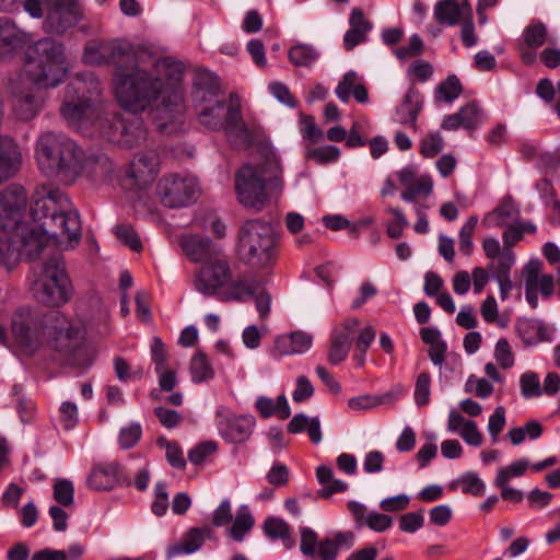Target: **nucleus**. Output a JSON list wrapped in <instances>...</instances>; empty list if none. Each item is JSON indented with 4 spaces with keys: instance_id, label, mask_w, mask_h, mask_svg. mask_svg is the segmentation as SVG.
Returning <instances> with one entry per match:
<instances>
[{
    "instance_id": "1",
    "label": "nucleus",
    "mask_w": 560,
    "mask_h": 560,
    "mask_svg": "<svg viewBox=\"0 0 560 560\" xmlns=\"http://www.w3.org/2000/svg\"><path fill=\"white\" fill-rule=\"evenodd\" d=\"M82 59L88 65L114 63V92L131 113L153 112L158 128L174 132L185 114L183 65L119 40L91 39Z\"/></svg>"
},
{
    "instance_id": "2",
    "label": "nucleus",
    "mask_w": 560,
    "mask_h": 560,
    "mask_svg": "<svg viewBox=\"0 0 560 560\" xmlns=\"http://www.w3.org/2000/svg\"><path fill=\"white\" fill-rule=\"evenodd\" d=\"M283 168L275 152L266 149L260 158L243 164L235 174L237 201L248 210L259 212L284 190Z\"/></svg>"
},
{
    "instance_id": "3",
    "label": "nucleus",
    "mask_w": 560,
    "mask_h": 560,
    "mask_svg": "<svg viewBox=\"0 0 560 560\" xmlns=\"http://www.w3.org/2000/svg\"><path fill=\"white\" fill-rule=\"evenodd\" d=\"M27 195L19 185L0 192V233L22 244L26 258L35 259L43 250L45 238L37 234L35 224L26 221Z\"/></svg>"
},
{
    "instance_id": "4",
    "label": "nucleus",
    "mask_w": 560,
    "mask_h": 560,
    "mask_svg": "<svg viewBox=\"0 0 560 560\" xmlns=\"http://www.w3.org/2000/svg\"><path fill=\"white\" fill-rule=\"evenodd\" d=\"M65 318L57 311L37 313L30 308H18L11 317L12 341L26 353H33L43 346L51 349L58 334L62 332Z\"/></svg>"
},
{
    "instance_id": "5",
    "label": "nucleus",
    "mask_w": 560,
    "mask_h": 560,
    "mask_svg": "<svg viewBox=\"0 0 560 560\" xmlns=\"http://www.w3.org/2000/svg\"><path fill=\"white\" fill-rule=\"evenodd\" d=\"M240 259L257 270H269L278 258V240L272 225L261 219L244 222L238 233Z\"/></svg>"
},
{
    "instance_id": "6",
    "label": "nucleus",
    "mask_w": 560,
    "mask_h": 560,
    "mask_svg": "<svg viewBox=\"0 0 560 560\" xmlns=\"http://www.w3.org/2000/svg\"><path fill=\"white\" fill-rule=\"evenodd\" d=\"M36 160L43 172L67 183L72 182L82 168V156L74 142L52 132L39 137Z\"/></svg>"
},
{
    "instance_id": "7",
    "label": "nucleus",
    "mask_w": 560,
    "mask_h": 560,
    "mask_svg": "<svg viewBox=\"0 0 560 560\" xmlns=\"http://www.w3.org/2000/svg\"><path fill=\"white\" fill-rule=\"evenodd\" d=\"M63 357L68 366L84 370L94 361L97 350L88 339V325L82 318H65L62 332L51 348Z\"/></svg>"
},
{
    "instance_id": "8",
    "label": "nucleus",
    "mask_w": 560,
    "mask_h": 560,
    "mask_svg": "<svg viewBox=\"0 0 560 560\" xmlns=\"http://www.w3.org/2000/svg\"><path fill=\"white\" fill-rule=\"evenodd\" d=\"M32 292L36 300L47 306H61L71 296L72 288L60 257L43 262L32 282Z\"/></svg>"
},
{
    "instance_id": "9",
    "label": "nucleus",
    "mask_w": 560,
    "mask_h": 560,
    "mask_svg": "<svg viewBox=\"0 0 560 560\" xmlns=\"http://www.w3.org/2000/svg\"><path fill=\"white\" fill-rule=\"evenodd\" d=\"M26 71L35 83L55 86L67 71L63 47L50 39L37 42L30 54Z\"/></svg>"
},
{
    "instance_id": "10",
    "label": "nucleus",
    "mask_w": 560,
    "mask_h": 560,
    "mask_svg": "<svg viewBox=\"0 0 560 560\" xmlns=\"http://www.w3.org/2000/svg\"><path fill=\"white\" fill-rule=\"evenodd\" d=\"M195 100L198 103L199 121L211 129H218L226 120L228 107L220 97L217 78L209 72H199L196 81Z\"/></svg>"
},
{
    "instance_id": "11",
    "label": "nucleus",
    "mask_w": 560,
    "mask_h": 560,
    "mask_svg": "<svg viewBox=\"0 0 560 560\" xmlns=\"http://www.w3.org/2000/svg\"><path fill=\"white\" fill-rule=\"evenodd\" d=\"M35 226L37 234L45 238L43 248L48 245L49 241L63 249L73 248L80 242L81 222L72 205L68 210L51 214L47 221Z\"/></svg>"
},
{
    "instance_id": "12",
    "label": "nucleus",
    "mask_w": 560,
    "mask_h": 560,
    "mask_svg": "<svg viewBox=\"0 0 560 560\" xmlns=\"http://www.w3.org/2000/svg\"><path fill=\"white\" fill-rule=\"evenodd\" d=\"M158 192L163 205L175 208L196 200L200 189L195 177L171 174L160 180Z\"/></svg>"
},
{
    "instance_id": "13",
    "label": "nucleus",
    "mask_w": 560,
    "mask_h": 560,
    "mask_svg": "<svg viewBox=\"0 0 560 560\" xmlns=\"http://www.w3.org/2000/svg\"><path fill=\"white\" fill-rule=\"evenodd\" d=\"M91 124L95 125L100 132L107 137L108 140L125 145L132 147L145 138V131L139 121L127 126L118 117L108 113H100L96 108Z\"/></svg>"
},
{
    "instance_id": "14",
    "label": "nucleus",
    "mask_w": 560,
    "mask_h": 560,
    "mask_svg": "<svg viewBox=\"0 0 560 560\" xmlns=\"http://www.w3.org/2000/svg\"><path fill=\"white\" fill-rule=\"evenodd\" d=\"M232 280V271L228 260L220 254L211 256L196 275L195 287L203 294H215Z\"/></svg>"
},
{
    "instance_id": "15",
    "label": "nucleus",
    "mask_w": 560,
    "mask_h": 560,
    "mask_svg": "<svg viewBox=\"0 0 560 560\" xmlns=\"http://www.w3.org/2000/svg\"><path fill=\"white\" fill-rule=\"evenodd\" d=\"M31 200V215L35 222L47 221L51 214L68 210L72 205L61 190L50 186L37 187Z\"/></svg>"
},
{
    "instance_id": "16",
    "label": "nucleus",
    "mask_w": 560,
    "mask_h": 560,
    "mask_svg": "<svg viewBox=\"0 0 560 560\" xmlns=\"http://www.w3.org/2000/svg\"><path fill=\"white\" fill-rule=\"evenodd\" d=\"M46 28L63 33L82 18V9L77 0H46Z\"/></svg>"
},
{
    "instance_id": "17",
    "label": "nucleus",
    "mask_w": 560,
    "mask_h": 560,
    "mask_svg": "<svg viewBox=\"0 0 560 560\" xmlns=\"http://www.w3.org/2000/svg\"><path fill=\"white\" fill-rule=\"evenodd\" d=\"M83 93L84 86L81 81L71 84L61 107L62 116L70 124L84 126L94 117L95 107L90 100L84 98Z\"/></svg>"
},
{
    "instance_id": "18",
    "label": "nucleus",
    "mask_w": 560,
    "mask_h": 560,
    "mask_svg": "<svg viewBox=\"0 0 560 560\" xmlns=\"http://www.w3.org/2000/svg\"><path fill=\"white\" fill-rule=\"evenodd\" d=\"M542 264L539 260H529L524 267L525 295L532 307L538 306V291L545 299H549L555 289L551 275L541 272Z\"/></svg>"
},
{
    "instance_id": "19",
    "label": "nucleus",
    "mask_w": 560,
    "mask_h": 560,
    "mask_svg": "<svg viewBox=\"0 0 560 560\" xmlns=\"http://www.w3.org/2000/svg\"><path fill=\"white\" fill-rule=\"evenodd\" d=\"M223 126L230 140L236 145H248L254 139V127L242 119L240 102L236 97H230L226 120Z\"/></svg>"
},
{
    "instance_id": "20",
    "label": "nucleus",
    "mask_w": 560,
    "mask_h": 560,
    "mask_svg": "<svg viewBox=\"0 0 560 560\" xmlns=\"http://www.w3.org/2000/svg\"><path fill=\"white\" fill-rule=\"evenodd\" d=\"M312 345L313 337L305 331L285 332L275 337L271 353L276 357L303 354L312 348Z\"/></svg>"
},
{
    "instance_id": "21",
    "label": "nucleus",
    "mask_w": 560,
    "mask_h": 560,
    "mask_svg": "<svg viewBox=\"0 0 560 560\" xmlns=\"http://www.w3.org/2000/svg\"><path fill=\"white\" fill-rule=\"evenodd\" d=\"M397 176L405 187L401 192V197L405 200L413 201L418 198H425L432 192L433 182L431 177L427 175L417 177L412 167L400 170Z\"/></svg>"
},
{
    "instance_id": "22",
    "label": "nucleus",
    "mask_w": 560,
    "mask_h": 560,
    "mask_svg": "<svg viewBox=\"0 0 560 560\" xmlns=\"http://www.w3.org/2000/svg\"><path fill=\"white\" fill-rule=\"evenodd\" d=\"M472 14L468 0H440L434 5V18L441 24L456 25Z\"/></svg>"
},
{
    "instance_id": "23",
    "label": "nucleus",
    "mask_w": 560,
    "mask_h": 560,
    "mask_svg": "<svg viewBox=\"0 0 560 560\" xmlns=\"http://www.w3.org/2000/svg\"><path fill=\"white\" fill-rule=\"evenodd\" d=\"M358 319H347L335 331L328 352V360L332 364L342 362L348 355L352 339L355 337Z\"/></svg>"
},
{
    "instance_id": "24",
    "label": "nucleus",
    "mask_w": 560,
    "mask_h": 560,
    "mask_svg": "<svg viewBox=\"0 0 560 560\" xmlns=\"http://www.w3.org/2000/svg\"><path fill=\"white\" fill-rule=\"evenodd\" d=\"M22 153L18 143L0 135V185L12 178L20 170Z\"/></svg>"
},
{
    "instance_id": "25",
    "label": "nucleus",
    "mask_w": 560,
    "mask_h": 560,
    "mask_svg": "<svg viewBox=\"0 0 560 560\" xmlns=\"http://www.w3.org/2000/svg\"><path fill=\"white\" fill-rule=\"evenodd\" d=\"M254 427L252 417H225L223 418L220 430L221 433L231 442L241 443L248 439Z\"/></svg>"
},
{
    "instance_id": "26",
    "label": "nucleus",
    "mask_w": 560,
    "mask_h": 560,
    "mask_svg": "<svg viewBox=\"0 0 560 560\" xmlns=\"http://www.w3.org/2000/svg\"><path fill=\"white\" fill-rule=\"evenodd\" d=\"M211 529L205 528H190L184 537L176 544L172 545L168 550V557L177 556L180 553H191L198 550L205 542L207 537H210Z\"/></svg>"
},
{
    "instance_id": "27",
    "label": "nucleus",
    "mask_w": 560,
    "mask_h": 560,
    "mask_svg": "<svg viewBox=\"0 0 560 560\" xmlns=\"http://www.w3.org/2000/svg\"><path fill=\"white\" fill-rule=\"evenodd\" d=\"M26 42V35L13 22L0 19V52L2 55L21 48Z\"/></svg>"
},
{
    "instance_id": "28",
    "label": "nucleus",
    "mask_w": 560,
    "mask_h": 560,
    "mask_svg": "<svg viewBox=\"0 0 560 560\" xmlns=\"http://www.w3.org/2000/svg\"><path fill=\"white\" fill-rule=\"evenodd\" d=\"M156 156L153 153L137 156L130 165V176L139 186L151 183L156 174Z\"/></svg>"
},
{
    "instance_id": "29",
    "label": "nucleus",
    "mask_w": 560,
    "mask_h": 560,
    "mask_svg": "<svg viewBox=\"0 0 560 560\" xmlns=\"http://www.w3.org/2000/svg\"><path fill=\"white\" fill-rule=\"evenodd\" d=\"M354 540L352 532H340L331 538H325L318 542L316 557L320 560H335L340 547H351Z\"/></svg>"
},
{
    "instance_id": "30",
    "label": "nucleus",
    "mask_w": 560,
    "mask_h": 560,
    "mask_svg": "<svg viewBox=\"0 0 560 560\" xmlns=\"http://www.w3.org/2000/svg\"><path fill=\"white\" fill-rule=\"evenodd\" d=\"M23 256L26 257V253L22 248V244H19L12 236L0 233V267L3 266L11 270Z\"/></svg>"
},
{
    "instance_id": "31",
    "label": "nucleus",
    "mask_w": 560,
    "mask_h": 560,
    "mask_svg": "<svg viewBox=\"0 0 560 560\" xmlns=\"http://www.w3.org/2000/svg\"><path fill=\"white\" fill-rule=\"evenodd\" d=\"M89 486L98 491L110 490L117 482V466L116 465H102L95 467L89 476Z\"/></svg>"
},
{
    "instance_id": "32",
    "label": "nucleus",
    "mask_w": 560,
    "mask_h": 560,
    "mask_svg": "<svg viewBox=\"0 0 560 560\" xmlns=\"http://www.w3.org/2000/svg\"><path fill=\"white\" fill-rule=\"evenodd\" d=\"M336 93L343 102H347L351 95L360 103H364L368 100V91L364 85L358 81V77L354 72L345 74L336 89Z\"/></svg>"
},
{
    "instance_id": "33",
    "label": "nucleus",
    "mask_w": 560,
    "mask_h": 560,
    "mask_svg": "<svg viewBox=\"0 0 560 560\" xmlns=\"http://www.w3.org/2000/svg\"><path fill=\"white\" fill-rule=\"evenodd\" d=\"M370 25L365 21L363 13L354 9L350 16V30L346 33L343 43L347 50H351L358 44L362 43Z\"/></svg>"
},
{
    "instance_id": "34",
    "label": "nucleus",
    "mask_w": 560,
    "mask_h": 560,
    "mask_svg": "<svg viewBox=\"0 0 560 560\" xmlns=\"http://www.w3.org/2000/svg\"><path fill=\"white\" fill-rule=\"evenodd\" d=\"M183 250L191 260L203 262L218 254L207 240L198 236L185 238L183 241Z\"/></svg>"
},
{
    "instance_id": "35",
    "label": "nucleus",
    "mask_w": 560,
    "mask_h": 560,
    "mask_svg": "<svg viewBox=\"0 0 560 560\" xmlns=\"http://www.w3.org/2000/svg\"><path fill=\"white\" fill-rule=\"evenodd\" d=\"M316 476L323 488L318 491V497L328 499L335 493L343 492L347 490V485L341 480L334 479L331 468L327 466H319L316 469Z\"/></svg>"
},
{
    "instance_id": "36",
    "label": "nucleus",
    "mask_w": 560,
    "mask_h": 560,
    "mask_svg": "<svg viewBox=\"0 0 560 560\" xmlns=\"http://www.w3.org/2000/svg\"><path fill=\"white\" fill-rule=\"evenodd\" d=\"M256 408L262 417L277 415L281 419H287L291 415L288 400L283 395L279 396L276 401L267 397H260L256 401Z\"/></svg>"
},
{
    "instance_id": "37",
    "label": "nucleus",
    "mask_w": 560,
    "mask_h": 560,
    "mask_svg": "<svg viewBox=\"0 0 560 560\" xmlns=\"http://www.w3.org/2000/svg\"><path fill=\"white\" fill-rule=\"evenodd\" d=\"M463 91L459 80L455 75H450L441 82L435 91V101L438 103H450L457 98Z\"/></svg>"
},
{
    "instance_id": "38",
    "label": "nucleus",
    "mask_w": 560,
    "mask_h": 560,
    "mask_svg": "<svg viewBox=\"0 0 560 560\" xmlns=\"http://www.w3.org/2000/svg\"><path fill=\"white\" fill-rule=\"evenodd\" d=\"M289 60L296 67H310L317 58L316 51L308 45H295L288 54Z\"/></svg>"
},
{
    "instance_id": "39",
    "label": "nucleus",
    "mask_w": 560,
    "mask_h": 560,
    "mask_svg": "<svg viewBox=\"0 0 560 560\" xmlns=\"http://www.w3.org/2000/svg\"><path fill=\"white\" fill-rule=\"evenodd\" d=\"M253 526V516L246 510L240 511L233 525L229 528L230 536L236 541H242Z\"/></svg>"
},
{
    "instance_id": "40",
    "label": "nucleus",
    "mask_w": 560,
    "mask_h": 560,
    "mask_svg": "<svg viewBox=\"0 0 560 560\" xmlns=\"http://www.w3.org/2000/svg\"><path fill=\"white\" fill-rule=\"evenodd\" d=\"M190 373L195 382H203L213 376V370L202 353H196L190 362Z\"/></svg>"
},
{
    "instance_id": "41",
    "label": "nucleus",
    "mask_w": 560,
    "mask_h": 560,
    "mask_svg": "<svg viewBox=\"0 0 560 560\" xmlns=\"http://www.w3.org/2000/svg\"><path fill=\"white\" fill-rule=\"evenodd\" d=\"M480 314L486 323L498 324L501 328L508 326V318L499 315V307L492 295L487 296L480 306Z\"/></svg>"
},
{
    "instance_id": "42",
    "label": "nucleus",
    "mask_w": 560,
    "mask_h": 560,
    "mask_svg": "<svg viewBox=\"0 0 560 560\" xmlns=\"http://www.w3.org/2000/svg\"><path fill=\"white\" fill-rule=\"evenodd\" d=\"M40 106L39 100H37L33 95H23L19 97L14 105V110L16 115L23 119V120H30L38 112V108Z\"/></svg>"
},
{
    "instance_id": "43",
    "label": "nucleus",
    "mask_w": 560,
    "mask_h": 560,
    "mask_svg": "<svg viewBox=\"0 0 560 560\" xmlns=\"http://www.w3.org/2000/svg\"><path fill=\"white\" fill-rule=\"evenodd\" d=\"M421 108L420 95L416 91H409L404 98L400 106V112L404 115L402 121H411L415 125L416 118Z\"/></svg>"
},
{
    "instance_id": "44",
    "label": "nucleus",
    "mask_w": 560,
    "mask_h": 560,
    "mask_svg": "<svg viewBox=\"0 0 560 560\" xmlns=\"http://www.w3.org/2000/svg\"><path fill=\"white\" fill-rule=\"evenodd\" d=\"M264 528L269 537L282 538L288 548H290L293 545V541L288 537L290 528L284 521L276 517L268 518L265 522Z\"/></svg>"
},
{
    "instance_id": "45",
    "label": "nucleus",
    "mask_w": 560,
    "mask_h": 560,
    "mask_svg": "<svg viewBox=\"0 0 560 560\" xmlns=\"http://www.w3.org/2000/svg\"><path fill=\"white\" fill-rule=\"evenodd\" d=\"M158 445L160 447L165 448V456L167 462L179 469H184L186 466V460L183 456V452L179 445L175 442L167 441L165 438H160L158 440Z\"/></svg>"
},
{
    "instance_id": "46",
    "label": "nucleus",
    "mask_w": 560,
    "mask_h": 560,
    "mask_svg": "<svg viewBox=\"0 0 560 560\" xmlns=\"http://www.w3.org/2000/svg\"><path fill=\"white\" fill-rule=\"evenodd\" d=\"M547 34L548 31L545 24L540 22L533 23L525 28L524 40L529 47L537 48L545 44Z\"/></svg>"
},
{
    "instance_id": "47",
    "label": "nucleus",
    "mask_w": 560,
    "mask_h": 560,
    "mask_svg": "<svg viewBox=\"0 0 560 560\" xmlns=\"http://www.w3.org/2000/svg\"><path fill=\"white\" fill-rule=\"evenodd\" d=\"M529 463L525 459L515 462L510 466L503 467L498 471L495 477V485L503 486L504 483H509V481L514 477H521L525 474L528 468Z\"/></svg>"
},
{
    "instance_id": "48",
    "label": "nucleus",
    "mask_w": 560,
    "mask_h": 560,
    "mask_svg": "<svg viewBox=\"0 0 560 560\" xmlns=\"http://www.w3.org/2000/svg\"><path fill=\"white\" fill-rule=\"evenodd\" d=\"M117 238L130 249L140 252L142 249V243L133 226L129 224H119L116 228Z\"/></svg>"
},
{
    "instance_id": "49",
    "label": "nucleus",
    "mask_w": 560,
    "mask_h": 560,
    "mask_svg": "<svg viewBox=\"0 0 560 560\" xmlns=\"http://www.w3.org/2000/svg\"><path fill=\"white\" fill-rule=\"evenodd\" d=\"M230 285L223 292L224 299L226 300H244L253 294V288L248 281L244 279H237L229 283Z\"/></svg>"
},
{
    "instance_id": "50",
    "label": "nucleus",
    "mask_w": 560,
    "mask_h": 560,
    "mask_svg": "<svg viewBox=\"0 0 560 560\" xmlns=\"http://www.w3.org/2000/svg\"><path fill=\"white\" fill-rule=\"evenodd\" d=\"M340 155L338 148L334 145H325L311 149L306 152V158L319 164L330 163L336 161Z\"/></svg>"
},
{
    "instance_id": "51",
    "label": "nucleus",
    "mask_w": 560,
    "mask_h": 560,
    "mask_svg": "<svg viewBox=\"0 0 560 560\" xmlns=\"http://www.w3.org/2000/svg\"><path fill=\"white\" fill-rule=\"evenodd\" d=\"M457 485L462 487L464 493L471 495H481L485 492V483L475 472L465 474Z\"/></svg>"
},
{
    "instance_id": "52",
    "label": "nucleus",
    "mask_w": 560,
    "mask_h": 560,
    "mask_svg": "<svg viewBox=\"0 0 560 560\" xmlns=\"http://www.w3.org/2000/svg\"><path fill=\"white\" fill-rule=\"evenodd\" d=\"M384 402V398L374 395H360L348 400V407L353 411H363L376 408Z\"/></svg>"
},
{
    "instance_id": "53",
    "label": "nucleus",
    "mask_w": 560,
    "mask_h": 560,
    "mask_svg": "<svg viewBox=\"0 0 560 560\" xmlns=\"http://www.w3.org/2000/svg\"><path fill=\"white\" fill-rule=\"evenodd\" d=\"M494 358L502 369H510L514 364V353L506 339H500L494 348Z\"/></svg>"
},
{
    "instance_id": "54",
    "label": "nucleus",
    "mask_w": 560,
    "mask_h": 560,
    "mask_svg": "<svg viewBox=\"0 0 560 560\" xmlns=\"http://www.w3.org/2000/svg\"><path fill=\"white\" fill-rule=\"evenodd\" d=\"M477 222L478 220L476 217L469 218L459 232V248L465 255H470L472 250L471 238L475 233Z\"/></svg>"
},
{
    "instance_id": "55",
    "label": "nucleus",
    "mask_w": 560,
    "mask_h": 560,
    "mask_svg": "<svg viewBox=\"0 0 560 560\" xmlns=\"http://www.w3.org/2000/svg\"><path fill=\"white\" fill-rule=\"evenodd\" d=\"M443 149V139L439 132L429 133L420 144V153L424 158H433Z\"/></svg>"
},
{
    "instance_id": "56",
    "label": "nucleus",
    "mask_w": 560,
    "mask_h": 560,
    "mask_svg": "<svg viewBox=\"0 0 560 560\" xmlns=\"http://www.w3.org/2000/svg\"><path fill=\"white\" fill-rule=\"evenodd\" d=\"M217 444L214 442H203L196 445L188 453V458L194 465L202 464L209 456L217 452Z\"/></svg>"
},
{
    "instance_id": "57",
    "label": "nucleus",
    "mask_w": 560,
    "mask_h": 560,
    "mask_svg": "<svg viewBox=\"0 0 560 560\" xmlns=\"http://www.w3.org/2000/svg\"><path fill=\"white\" fill-rule=\"evenodd\" d=\"M431 377L428 373H421L416 382L415 401L422 407L429 402Z\"/></svg>"
},
{
    "instance_id": "58",
    "label": "nucleus",
    "mask_w": 560,
    "mask_h": 560,
    "mask_svg": "<svg viewBox=\"0 0 560 560\" xmlns=\"http://www.w3.org/2000/svg\"><path fill=\"white\" fill-rule=\"evenodd\" d=\"M423 51V42L422 39L413 35L410 39L408 45L401 46L395 50V55L400 60H407L410 58H413L416 56H419Z\"/></svg>"
},
{
    "instance_id": "59",
    "label": "nucleus",
    "mask_w": 560,
    "mask_h": 560,
    "mask_svg": "<svg viewBox=\"0 0 560 560\" xmlns=\"http://www.w3.org/2000/svg\"><path fill=\"white\" fill-rule=\"evenodd\" d=\"M317 534L311 528L301 529V551L311 558H316V550L318 547Z\"/></svg>"
},
{
    "instance_id": "60",
    "label": "nucleus",
    "mask_w": 560,
    "mask_h": 560,
    "mask_svg": "<svg viewBox=\"0 0 560 560\" xmlns=\"http://www.w3.org/2000/svg\"><path fill=\"white\" fill-rule=\"evenodd\" d=\"M54 498L57 502L65 506H69L73 502V486L69 480H59L54 487Z\"/></svg>"
},
{
    "instance_id": "61",
    "label": "nucleus",
    "mask_w": 560,
    "mask_h": 560,
    "mask_svg": "<svg viewBox=\"0 0 560 560\" xmlns=\"http://www.w3.org/2000/svg\"><path fill=\"white\" fill-rule=\"evenodd\" d=\"M141 427L137 423L122 428L119 432V445L122 448L135 446L141 438Z\"/></svg>"
},
{
    "instance_id": "62",
    "label": "nucleus",
    "mask_w": 560,
    "mask_h": 560,
    "mask_svg": "<svg viewBox=\"0 0 560 560\" xmlns=\"http://www.w3.org/2000/svg\"><path fill=\"white\" fill-rule=\"evenodd\" d=\"M314 394V387L305 375H300L296 378L295 389L292 394V398L296 402H303L311 398Z\"/></svg>"
},
{
    "instance_id": "63",
    "label": "nucleus",
    "mask_w": 560,
    "mask_h": 560,
    "mask_svg": "<svg viewBox=\"0 0 560 560\" xmlns=\"http://www.w3.org/2000/svg\"><path fill=\"white\" fill-rule=\"evenodd\" d=\"M522 393L526 397L539 396L541 393L540 382L537 374L527 372L521 376Z\"/></svg>"
},
{
    "instance_id": "64",
    "label": "nucleus",
    "mask_w": 560,
    "mask_h": 560,
    "mask_svg": "<svg viewBox=\"0 0 560 560\" xmlns=\"http://www.w3.org/2000/svg\"><path fill=\"white\" fill-rule=\"evenodd\" d=\"M151 509L156 516L164 515L168 509V495L166 487L162 483H159L155 487L154 500L152 502Z\"/></svg>"
}]
</instances>
